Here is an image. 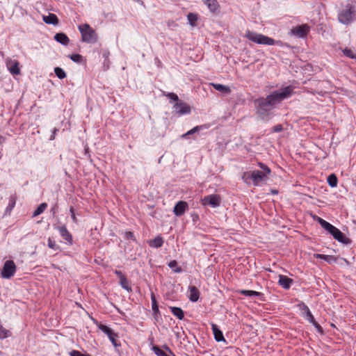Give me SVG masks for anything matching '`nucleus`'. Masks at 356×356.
<instances>
[{"instance_id": "f257e3e1", "label": "nucleus", "mask_w": 356, "mask_h": 356, "mask_svg": "<svg viewBox=\"0 0 356 356\" xmlns=\"http://www.w3.org/2000/svg\"><path fill=\"white\" fill-rule=\"evenodd\" d=\"M292 93V87L287 86L273 92L268 95L266 98H259L254 100L258 115L263 120L268 118L272 108L277 104H280L284 99L290 97Z\"/></svg>"}, {"instance_id": "f03ea898", "label": "nucleus", "mask_w": 356, "mask_h": 356, "mask_svg": "<svg viewBox=\"0 0 356 356\" xmlns=\"http://www.w3.org/2000/svg\"><path fill=\"white\" fill-rule=\"evenodd\" d=\"M258 165L262 170L248 171L243 174L242 179L245 183L250 184L252 181L254 186H259L268 179L270 169L262 163H259Z\"/></svg>"}, {"instance_id": "7ed1b4c3", "label": "nucleus", "mask_w": 356, "mask_h": 356, "mask_svg": "<svg viewBox=\"0 0 356 356\" xmlns=\"http://www.w3.org/2000/svg\"><path fill=\"white\" fill-rule=\"evenodd\" d=\"M245 37L249 40L259 44L274 45L278 43L277 41H275L271 38L249 30L246 31Z\"/></svg>"}, {"instance_id": "20e7f679", "label": "nucleus", "mask_w": 356, "mask_h": 356, "mask_svg": "<svg viewBox=\"0 0 356 356\" xmlns=\"http://www.w3.org/2000/svg\"><path fill=\"white\" fill-rule=\"evenodd\" d=\"M355 15V7L348 3L339 13L338 19L341 24L348 25L354 20Z\"/></svg>"}, {"instance_id": "39448f33", "label": "nucleus", "mask_w": 356, "mask_h": 356, "mask_svg": "<svg viewBox=\"0 0 356 356\" xmlns=\"http://www.w3.org/2000/svg\"><path fill=\"white\" fill-rule=\"evenodd\" d=\"M81 33L82 40L88 43H94L97 41V35L95 31L87 24L79 26Z\"/></svg>"}, {"instance_id": "423d86ee", "label": "nucleus", "mask_w": 356, "mask_h": 356, "mask_svg": "<svg viewBox=\"0 0 356 356\" xmlns=\"http://www.w3.org/2000/svg\"><path fill=\"white\" fill-rule=\"evenodd\" d=\"M16 271V266L13 261L8 260L4 263L3 269L1 270V276L3 278L11 277Z\"/></svg>"}, {"instance_id": "0eeeda50", "label": "nucleus", "mask_w": 356, "mask_h": 356, "mask_svg": "<svg viewBox=\"0 0 356 356\" xmlns=\"http://www.w3.org/2000/svg\"><path fill=\"white\" fill-rule=\"evenodd\" d=\"M326 231H327L330 234L332 235L334 239L337 240L339 242L343 243H348L349 239L345 237L343 234L337 227L333 226L332 225H330L327 228Z\"/></svg>"}, {"instance_id": "6e6552de", "label": "nucleus", "mask_w": 356, "mask_h": 356, "mask_svg": "<svg viewBox=\"0 0 356 356\" xmlns=\"http://www.w3.org/2000/svg\"><path fill=\"white\" fill-rule=\"evenodd\" d=\"M310 27L307 24L296 26L291 29V33L298 37L304 38L309 32Z\"/></svg>"}, {"instance_id": "1a4fd4ad", "label": "nucleus", "mask_w": 356, "mask_h": 356, "mask_svg": "<svg viewBox=\"0 0 356 356\" xmlns=\"http://www.w3.org/2000/svg\"><path fill=\"white\" fill-rule=\"evenodd\" d=\"M98 327L108 337L114 346L117 347L120 345L117 343L116 340L118 334L115 333L110 327L101 323L98 325Z\"/></svg>"}, {"instance_id": "9d476101", "label": "nucleus", "mask_w": 356, "mask_h": 356, "mask_svg": "<svg viewBox=\"0 0 356 356\" xmlns=\"http://www.w3.org/2000/svg\"><path fill=\"white\" fill-rule=\"evenodd\" d=\"M204 205H211L213 207H216L220 204V197L218 195H210L204 196L202 200Z\"/></svg>"}, {"instance_id": "9b49d317", "label": "nucleus", "mask_w": 356, "mask_h": 356, "mask_svg": "<svg viewBox=\"0 0 356 356\" xmlns=\"http://www.w3.org/2000/svg\"><path fill=\"white\" fill-rule=\"evenodd\" d=\"M174 108H175L177 113L179 115L188 114L191 112L190 106L181 101L175 103Z\"/></svg>"}, {"instance_id": "f8f14e48", "label": "nucleus", "mask_w": 356, "mask_h": 356, "mask_svg": "<svg viewBox=\"0 0 356 356\" xmlns=\"http://www.w3.org/2000/svg\"><path fill=\"white\" fill-rule=\"evenodd\" d=\"M188 206L186 202L179 201L178 202L173 209L174 213L177 216H182L188 209Z\"/></svg>"}, {"instance_id": "ddd939ff", "label": "nucleus", "mask_w": 356, "mask_h": 356, "mask_svg": "<svg viewBox=\"0 0 356 356\" xmlns=\"http://www.w3.org/2000/svg\"><path fill=\"white\" fill-rule=\"evenodd\" d=\"M6 65L8 67L10 72L13 75H17L20 73V70L19 67V62L16 60H8L6 62Z\"/></svg>"}, {"instance_id": "4468645a", "label": "nucleus", "mask_w": 356, "mask_h": 356, "mask_svg": "<svg viewBox=\"0 0 356 356\" xmlns=\"http://www.w3.org/2000/svg\"><path fill=\"white\" fill-rule=\"evenodd\" d=\"M59 232L61 236L69 243H72V236L71 234L68 232L67 228L65 226H61L58 227Z\"/></svg>"}, {"instance_id": "2eb2a0df", "label": "nucleus", "mask_w": 356, "mask_h": 356, "mask_svg": "<svg viewBox=\"0 0 356 356\" xmlns=\"http://www.w3.org/2000/svg\"><path fill=\"white\" fill-rule=\"evenodd\" d=\"M293 280L285 275H280L278 283L281 285L284 289H289L291 286Z\"/></svg>"}, {"instance_id": "dca6fc26", "label": "nucleus", "mask_w": 356, "mask_h": 356, "mask_svg": "<svg viewBox=\"0 0 356 356\" xmlns=\"http://www.w3.org/2000/svg\"><path fill=\"white\" fill-rule=\"evenodd\" d=\"M212 330L214 338L217 341H225L222 332L216 324H212Z\"/></svg>"}, {"instance_id": "f3484780", "label": "nucleus", "mask_w": 356, "mask_h": 356, "mask_svg": "<svg viewBox=\"0 0 356 356\" xmlns=\"http://www.w3.org/2000/svg\"><path fill=\"white\" fill-rule=\"evenodd\" d=\"M200 291L195 286L189 287V299L192 302H196L199 299Z\"/></svg>"}, {"instance_id": "a211bd4d", "label": "nucleus", "mask_w": 356, "mask_h": 356, "mask_svg": "<svg viewBox=\"0 0 356 356\" xmlns=\"http://www.w3.org/2000/svg\"><path fill=\"white\" fill-rule=\"evenodd\" d=\"M43 21L46 24L56 25L58 24V19L55 14L49 13L47 16H43Z\"/></svg>"}, {"instance_id": "6ab92c4d", "label": "nucleus", "mask_w": 356, "mask_h": 356, "mask_svg": "<svg viewBox=\"0 0 356 356\" xmlns=\"http://www.w3.org/2000/svg\"><path fill=\"white\" fill-rule=\"evenodd\" d=\"M54 39L58 42H59L63 45H67L70 42L68 37L63 33H56L54 35Z\"/></svg>"}, {"instance_id": "aec40b11", "label": "nucleus", "mask_w": 356, "mask_h": 356, "mask_svg": "<svg viewBox=\"0 0 356 356\" xmlns=\"http://www.w3.org/2000/svg\"><path fill=\"white\" fill-rule=\"evenodd\" d=\"M204 3L207 5L211 12H216L218 8L219 4L217 0H202Z\"/></svg>"}, {"instance_id": "412c9836", "label": "nucleus", "mask_w": 356, "mask_h": 356, "mask_svg": "<svg viewBox=\"0 0 356 356\" xmlns=\"http://www.w3.org/2000/svg\"><path fill=\"white\" fill-rule=\"evenodd\" d=\"M210 84L216 90L221 92L222 93L229 94L231 92V90L229 86L214 83H211Z\"/></svg>"}, {"instance_id": "4be33fe9", "label": "nucleus", "mask_w": 356, "mask_h": 356, "mask_svg": "<svg viewBox=\"0 0 356 356\" xmlns=\"http://www.w3.org/2000/svg\"><path fill=\"white\" fill-rule=\"evenodd\" d=\"M163 240L160 236H156L153 240L149 241V245L153 248H160L163 245Z\"/></svg>"}, {"instance_id": "5701e85b", "label": "nucleus", "mask_w": 356, "mask_h": 356, "mask_svg": "<svg viewBox=\"0 0 356 356\" xmlns=\"http://www.w3.org/2000/svg\"><path fill=\"white\" fill-rule=\"evenodd\" d=\"M171 312L177 316L179 320H181L184 317V312L183 310L177 307H170Z\"/></svg>"}, {"instance_id": "b1692460", "label": "nucleus", "mask_w": 356, "mask_h": 356, "mask_svg": "<svg viewBox=\"0 0 356 356\" xmlns=\"http://www.w3.org/2000/svg\"><path fill=\"white\" fill-rule=\"evenodd\" d=\"M314 257L316 258L323 259L329 263H332L333 261H337V258L334 256H332V255L316 254H314Z\"/></svg>"}, {"instance_id": "393cba45", "label": "nucleus", "mask_w": 356, "mask_h": 356, "mask_svg": "<svg viewBox=\"0 0 356 356\" xmlns=\"http://www.w3.org/2000/svg\"><path fill=\"white\" fill-rule=\"evenodd\" d=\"M239 293L246 296H261L262 295L260 292L251 290H241Z\"/></svg>"}, {"instance_id": "a878e982", "label": "nucleus", "mask_w": 356, "mask_h": 356, "mask_svg": "<svg viewBox=\"0 0 356 356\" xmlns=\"http://www.w3.org/2000/svg\"><path fill=\"white\" fill-rule=\"evenodd\" d=\"M120 284L123 289H126L127 291H131V288L129 286V282L125 276L120 279Z\"/></svg>"}, {"instance_id": "bb28decb", "label": "nucleus", "mask_w": 356, "mask_h": 356, "mask_svg": "<svg viewBox=\"0 0 356 356\" xmlns=\"http://www.w3.org/2000/svg\"><path fill=\"white\" fill-rule=\"evenodd\" d=\"M327 183L331 187H336L337 185V177L334 174L330 175L327 177Z\"/></svg>"}, {"instance_id": "cd10ccee", "label": "nucleus", "mask_w": 356, "mask_h": 356, "mask_svg": "<svg viewBox=\"0 0 356 356\" xmlns=\"http://www.w3.org/2000/svg\"><path fill=\"white\" fill-rule=\"evenodd\" d=\"M47 207V203H42L40 204L38 207L33 212V216H37L40 214H41Z\"/></svg>"}, {"instance_id": "c85d7f7f", "label": "nucleus", "mask_w": 356, "mask_h": 356, "mask_svg": "<svg viewBox=\"0 0 356 356\" xmlns=\"http://www.w3.org/2000/svg\"><path fill=\"white\" fill-rule=\"evenodd\" d=\"M303 310L305 312L307 320L310 323L314 322L315 319H314L312 314L311 313L309 307L307 305H303Z\"/></svg>"}, {"instance_id": "c756f323", "label": "nucleus", "mask_w": 356, "mask_h": 356, "mask_svg": "<svg viewBox=\"0 0 356 356\" xmlns=\"http://www.w3.org/2000/svg\"><path fill=\"white\" fill-rule=\"evenodd\" d=\"M168 266L170 268L173 269L175 273H180L182 270L181 268L178 266V264L175 260L171 261L168 264Z\"/></svg>"}, {"instance_id": "7c9ffc66", "label": "nucleus", "mask_w": 356, "mask_h": 356, "mask_svg": "<svg viewBox=\"0 0 356 356\" xmlns=\"http://www.w3.org/2000/svg\"><path fill=\"white\" fill-rule=\"evenodd\" d=\"M187 17L191 25H192L193 26L196 25V22L197 20V16L196 14L189 13Z\"/></svg>"}, {"instance_id": "2f4dec72", "label": "nucleus", "mask_w": 356, "mask_h": 356, "mask_svg": "<svg viewBox=\"0 0 356 356\" xmlns=\"http://www.w3.org/2000/svg\"><path fill=\"white\" fill-rule=\"evenodd\" d=\"M54 72L58 78L63 79L66 76V74L64 70L60 67H55Z\"/></svg>"}, {"instance_id": "473e14b6", "label": "nucleus", "mask_w": 356, "mask_h": 356, "mask_svg": "<svg viewBox=\"0 0 356 356\" xmlns=\"http://www.w3.org/2000/svg\"><path fill=\"white\" fill-rule=\"evenodd\" d=\"M152 350L157 356H169L159 346H153Z\"/></svg>"}, {"instance_id": "72a5a7b5", "label": "nucleus", "mask_w": 356, "mask_h": 356, "mask_svg": "<svg viewBox=\"0 0 356 356\" xmlns=\"http://www.w3.org/2000/svg\"><path fill=\"white\" fill-rule=\"evenodd\" d=\"M343 54L345 56H346L347 57H348V58H356L355 54H354V52L350 49L346 48L343 51Z\"/></svg>"}, {"instance_id": "f704fd0d", "label": "nucleus", "mask_w": 356, "mask_h": 356, "mask_svg": "<svg viewBox=\"0 0 356 356\" xmlns=\"http://www.w3.org/2000/svg\"><path fill=\"white\" fill-rule=\"evenodd\" d=\"M8 330L0 324V339H5L8 336Z\"/></svg>"}, {"instance_id": "c9c22d12", "label": "nucleus", "mask_w": 356, "mask_h": 356, "mask_svg": "<svg viewBox=\"0 0 356 356\" xmlns=\"http://www.w3.org/2000/svg\"><path fill=\"white\" fill-rule=\"evenodd\" d=\"M165 96L168 97L170 100L175 102V103L179 102V99L175 93L169 92L166 94Z\"/></svg>"}, {"instance_id": "e433bc0d", "label": "nucleus", "mask_w": 356, "mask_h": 356, "mask_svg": "<svg viewBox=\"0 0 356 356\" xmlns=\"http://www.w3.org/2000/svg\"><path fill=\"white\" fill-rule=\"evenodd\" d=\"M201 127H199V126H197L195 127H194L193 129L189 130L188 132H186V134H183L181 136L182 138H186L189 135H191V134H195V132H197V131H199Z\"/></svg>"}, {"instance_id": "4c0bfd02", "label": "nucleus", "mask_w": 356, "mask_h": 356, "mask_svg": "<svg viewBox=\"0 0 356 356\" xmlns=\"http://www.w3.org/2000/svg\"><path fill=\"white\" fill-rule=\"evenodd\" d=\"M151 299H152V309L154 312H157L159 311V307L156 303V300L154 293L152 294Z\"/></svg>"}, {"instance_id": "58836bf2", "label": "nucleus", "mask_w": 356, "mask_h": 356, "mask_svg": "<svg viewBox=\"0 0 356 356\" xmlns=\"http://www.w3.org/2000/svg\"><path fill=\"white\" fill-rule=\"evenodd\" d=\"M317 220L319 222V224L321 225V227L323 228H324L325 230L330 225V223H329L328 222L325 221V220L322 219L320 217H318Z\"/></svg>"}, {"instance_id": "ea45409f", "label": "nucleus", "mask_w": 356, "mask_h": 356, "mask_svg": "<svg viewBox=\"0 0 356 356\" xmlns=\"http://www.w3.org/2000/svg\"><path fill=\"white\" fill-rule=\"evenodd\" d=\"M70 58L72 60L76 63H80L82 60V56L78 54H72Z\"/></svg>"}, {"instance_id": "a19ab883", "label": "nucleus", "mask_w": 356, "mask_h": 356, "mask_svg": "<svg viewBox=\"0 0 356 356\" xmlns=\"http://www.w3.org/2000/svg\"><path fill=\"white\" fill-rule=\"evenodd\" d=\"M48 246L49 248L53 250H56L58 248V246L56 245V242L51 240L50 238L48 239Z\"/></svg>"}, {"instance_id": "79ce46f5", "label": "nucleus", "mask_w": 356, "mask_h": 356, "mask_svg": "<svg viewBox=\"0 0 356 356\" xmlns=\"http://www.w3.org/2000/svg\"><path fill=\"white\" fill-rule=\"evenodd\" d=\"M124 236L127 239H131V240L135 241V237H134V233L131 232H126L124 233Z\"/></svg>"}, {"instance_id": "37998d69", "label": "nucleus", "mask_w": 356, "mask_h": 356, "mask_svg": "<svg viewBox=\"0 0 356 356\" xmlns=\"http://www.w3.org/2000/svg\"><path fill=\"white\" fill-rule=\"evenodd\" d=\"M70 356H89L88 355H83L78 350H72L70 353Z\"/></svg>"}, {"instance_id": "c03bdc74", "label": "nucleus", "mask_w": 356, "mask_h": 356, "mask_svg": "<svg viewBox=\"0 0 356 356\" xmlns=\"http://www.w3.org/2000/svg\"><path fill=\"white\" fill-rule=\"evenodd\" d=\"M283 129L282 126L281 124H277L276 126L273 127V132H279Z\"/></svg>"}, {"instance_id": "a18cd8bd", "label": "nucleus", "mask_w": 356, "mask_h": 356, "mask_svg": "<svg viewBox=\"0 0 356 356\" xmlns=\"http://www.w3.org/2000/svg\"><path fill=\"white\" fill-rule=\"evenodd\" d=\"M70 213H71V216H72V220H73L74 222H77V218H76V216H75V213H74V211L73 207H71V208L70 209Z\"/></svg>"}, {"instance_id": "49530a36", "label": "nucleus", "mask_w": 356, "mask_h": 356, "mask_svg": "<svg viewBox=\"0 0 356 356\" xmlns=\"http://www.w3.org/2000/svg\"><path fill=\"white\" fill-rule=\"evenodd\" d=\"M314 326L318 330V331H319L320 332H322V327L316 321H314V322L312 323Z\"/></svg>"}, {"instance_id": "de8ad7c7", "label": "nucleus", "mask_w": 356, "mask_h": 356, "mask_svg": "<svg viewBox=\"0 0 356 356\" xmlns=\"http://www.w3.org/2000/svg\"><path fill=\"white\" fill-rule=\"evenodd\" d=\"M115 273L117 275L119 279H121V277H124L123 273L120 270H115Z\"/></svg>"}, {"instance_id": "09e8293b", "label": "nucleus", "mask_w": 356, "mask_h": 356, "mask_svg": "<svg viewBox=\"0 0 356 356\" xmlns=\"http://www.w3.org/2000/svg\"><path fill=\"white\" fill-rule=\"evenodd\" d=\"M15 201L14 198L11 197V201H10V203L9 204V207H10V208L12 209L15 206Z\"/></svg>"}, {"instance_id": "8fccbe9b", "label": "nucleus", "mask_w": 356, "mask_h": 356, "mask_svg": "<svg viewBox=\"0 0 356 356\" xmlns=\"http://www.w3.org/2000/svg\"><path fill=\"white\" fill-rule=\"evenodd\" d=\"M58 131V129H54V131H53V135L51 136L50 139L51 140H54L55 138V134H56V132Z\"/></svg>"}, {"instance_id": "3c124183", "label": "nucleus", "mask_w": 356, "mask_h": 356, "mask_svg": "<svg viewBox=\"0 0 356 356\" xmlns=\"http://www.w3.org/2000/svg\"><path fill=\"white\" fill-rule=\"evenodd\" d=\"M5 140V138L0 135V145L2 144Z\"/></svg>"}, {"instance_id": "603ef678", "label": "nucleus", "mask_w": 356, "mask_h": 356, "mask_svg": "<svg viewBox=\"0 0 356 356\" xmlns=\"http://www.w3.org/2000/svg\"><path fill=\"white\" fill-rule=\"evenodd\" d=\"M272 193H273V194H277V191H275V190H273V191H272Z\"/></svg>"}]
</instances>
